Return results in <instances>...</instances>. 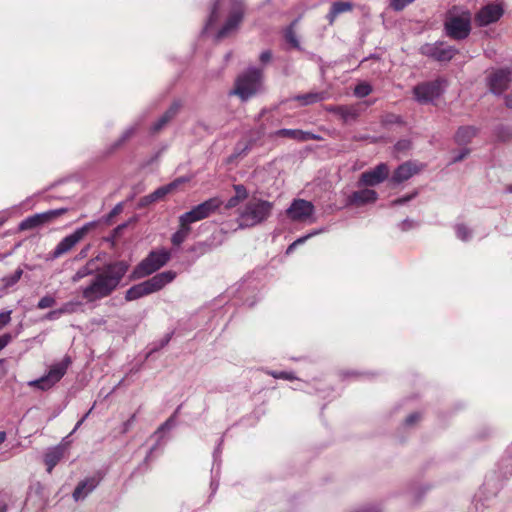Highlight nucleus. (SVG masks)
Returning <instances> with one entry per match:
<instances>
[{"mask_svg":"<svg viewBox=\"0 0 512 512\" xmlns=\"http://www.w3.org/2000/svg\"><path fill=\"white\" fill-rule=\"evenodd\" d=\"M389 175V168L387 164L380 163L371 170L365 171L361 174L359 185L375 186L382 183Z\"/></svg>","mask_w":512,"mask_h":512,"instance_id":"obj_16","label":"nucleus"},{"mask_svg":"<svg viewBox=\"0 0 512 512\" xmlns=\"http://www.w3.org/2000/svg\"><path fill=\"white\" fill-rule=\"evenodd\" d=\"M310 237H312V234H307L305 236H302L300 238H298L297 240H295L293 243H292V246H297L299 244H303L307 239H309Z\"/></svg>","mask_w":512,"mask_h":512,"instance_id":"obj_58","label":"nucleus"},{"mask_svg":"<svg viewBox=\"0 0 512 512\" xmlns=\"http://www.w3.org/2000/svg\"><path fill=\"white\" fill-rule=\"evenodd\" d=\"M218 486H219V483L217 481H214V480L211 481L210 487L212 490V495L216 493Z\"/></svg>","mask_w":512,"mask_h":512,"instance_id":"obj_62","label":"nucleus"},{"mask_svg":"<svg viewBox=\"0 0 512 512\" xmlns=\"http://www.w3.org/2000/svg\"><path fill=\"white\" fill-rule=\"evenodd\" d=\"M263 72L256 67L248 68L241 74L235 83V88L231 94L237 95L242 101H246L254 96L261 87Z\"/></svg>","mask_w":512,"mask_h":512,"instance_id":"obj_3","label":"nucleus"},{"mask_svg":"<svg viewBox=\"0 0 512 512\" xmlns=\"http://www.w3.org/2000/svg\"><path fill=\"white\" fill-rule=\"evenodd\" d=\"M456 235L462 241L470 240L472 236L471 230L464 224H458L456 226Z\"/></svg>","mask_w":512,"mask_h":512,"instance_id":"obj_34","label":"nucleus"},{"mask_svg":"<svg viewBox=\"0 0 512 512\" xmlns=\"http://www.w3.org/2000/svg\"><path fill=\"white\" fill-rule=\"evenodd\" d=\"M100 221H90L82 227L77 228L73 233L64 237L52 251L50 258L57 259L73 249L91 230L99 225Z\"/></svg>","mask_w":512,"mask_h":512,"instance_id":"obj_5","label":"nucleus"},{"mask_svg":"<svg viewBox=\"0 0 512 512\" xmlns=\"http://www.w3.org/2000/svg\"><path fill=\"white\" fill-rule=\"evenodd\" d=\"M235 191V196L240 199L241 201L248 198V191L246 187L242 184H237L233 186Z\"/></svg>","mask_w":512,"mask_h":512,"instance_id":"obj_41","label":"nucleus"},{"mask_svg":"<svg viewBox=\"0 0 512 512\" xmlns=\"http://www.w3.org/2000/svg\"><path fill=\"white\" fill-rule=\"evenodd\" d=\"M62 315L60 308L52 310L45 315L46 320H57Z\"/></svg>","mask_w":512,"mask_h":512,"instance_id":"obj_48","label":"nucleus"},{"mask_svg":"<svg viewBox=\"0 0 512 512\" xmlns=\"http://www.w3.org/2000/svg\"><path fill=\"white\" fill-rule=\"evenodd\" d=\"M447 36L455 40L466 39L471 32V14L464 11L461 15H450L444 23Z\"/></svg>","mask_w":512,"mask_h":512,"instance_id":"obj_6","label":"nucleus"},{"mask_svg":"<svg viewBox=\"0 0 512 512\" xmlns=\"http://www.w3.org/2000/svg\"><path fill=\"white\" fill-rule=\"evenodd\" d=\"M66 212V208H59L28 216L27 218L20 222L19 230H32L44 226L48 223H51L54 219L65 214Z\"/></svg>","mask_w":512,"mask_h":512,"instance_id":"obj_10","label":"nucleus"},{"mask_svg":"<svg viewBox=\"0 0 512 512\" xmlns=\"http://www.w3.org/2000/svg\"><path fill=\"white\" fill-rule=\"evenodd\" d=\"M222 200L219 197H212L206 201L196 205L190 211L183 213L179 217V223L192 224L194 222L203 220L213 214L222 205Z\"/></svg>","mask_w":512,"mask_h":512,"instance_id":"obj_8","label":"nucleus"},{"mask_svg":"<svg viewBox=\"0 0 512 512\" xmlns=\"http://www.w3.org/2000/svg\"><path fill=\"white\" fill-rule=\"evenodd\" d=\"M11 310L0 312V330L11 321Z\"/></svg>","mask_w":512,"mask_h":512,"instance_id":"obj_45","label":"nucleus"},{"mask_svg":"<svg viewBox=\"0 0 512 512\" xmlns=\"http://www.w3.org/2000/svg\"><path fill=\"white\" fill-rule=\"evenodd\" d=\"M90 246H86L85 248L81 249V251L78 253V255L75 257V260H81L84 259L87 256L88 250Z\"/></svg>","mask_w":512,"mask_h":512,"instance_id":"obj_57","label":"nucleus"},{"mask_svg":"<svg viewBox=\"0 0 512 512\" xmlns=\"http://www.w3.org/2000/svg\"><path fill=\"white\" fill-rule=\"evenodd\" d=\"M416 172V168L411 163H403L394 171L391 181L395 184H400L410 179Z\"/></svg>","mask_w":512,"mask_h":512,"instance_id":"obj_23","label":"nucleus"},{"mask_svg":"<svg viewBox=\"0 0 512 512\" xmlns=\"http://www.w3.org/2000/svg\"><path fill=\"white\" fill-rule=\"evenodd\" d=\"M262 63H268L272 59V53L269 50L263 51L259 57Z\"/></svg>","mask_w":512,"mask_h":512,"instance_id":"obj_53","label":"nucleus"},{"mask_svg":"<svg viewBox=\"0 0 512 512\" xmlns=\"http://www.w3.org/2000/svg\"><path fill=\"white\" fill-rule=\"evenodd\" d=\"M286 213L293 221H304L314 213V206L304 199H295Z\"/></svg>","mask_w":512,"mask_h":512,"instance_id":"obj_17","label":"nucleus"},{"mask_svg":"<svg viewBox=\"0 0 512 512\" xmlns=\"http://www.w3.org/2000/svg\"><path fill=\"white\" fill-rule=\"evenodd\" d=\"M219 1H216L211 9L209 18L205 24L204 30H208L218 19Z\"/></svg>","mask_w":512,"mask_h":512,"instance_id":"obj_35","label":"nucleus"},{"mask_svg":"<svg viewBox=\"0 0 512 512\" xmlns=\"http://www.w3.org/2000/svg\"><path fill=\"white\" fill-rule=\"evenodd\" d=\"M126 227H127V223H122V224L118 225L116 228H114L113 237H118Z\"/></svg>","mask_w":512,"mask_h":512,"instance_id":"obj_56","label":"nucleus"},{"mask_svg":"<svg viewBox=\"0 0 512 512\" xmlns=\"http://www.w3.org/2000/svg\"><path fill=\"white\" fill-rule=\"evenodd\" d=\"M176 277V273L173 271H164L144 281V284L149 294L160 291L167 284L171 283Z\"/></svg>","mask_w":512,"mask_h":512,"instance_id":"obj_18","label":"nucleus"},{"mask_svg":"<svg viewBox=\"0 0 512 512\" xmlns=\"http://www.w3.org/2000/svg\"><path fill=\"white\" fill-rule=\"evenodd\" d=\"M213 249V245L211 243H208L207 241H203V242H198L193 250L194 251H198L200 252L201 254H204L206 252H209Z\"/></svg>","mask_w":512,"mask_h":512,"instance_id":"obj_42","label":"nucleus"},{"mask_svg":"<svg viewBox=\"0 0 512 512\" xmlns=\"http://www.w3.org/2000/svg\"><path fill=\"white\" fill-rule=\"evenodd\" d=\"M371 92L372 87L365 82L358 84L354 89V94L360 98L368 96Z\"/></svg>","mask_w":512,"mask_h":512,"instance_id":"obj_36","label":"nucleus"},{"mask_svg":"<svg viewBox=\"0 0 512 512\" xmlns=\"http://www.w3.org/2000/svg\"><path fill=\"white\" fill-rule=\"evenodd\" d=\"M414 196H415V194H412V195H408V196H404V197L395 199L392 202V205H394V206L403 205V204L407 203L408 201H410Z\"/></svg>","mask_w":512,"mask_h":512,"instance_id":"obj_50","label":"nucleus"},{"mask_svg":"<svg viewBox=\"0 0 512 512\" xmlns=\"http://www.w3.org/2000/svg\"><path fill=\"white\" fill-rule=\"evenodd\" d=\"M142 120L137 121L133 125L126 128L119 139L112 145V150H116L121 147L126 141H128L138 130Z\"/></svg>","mask_w":512,"mask_h":512,"instance_id":"obj_28","label":"nucleus"},{"mask_svg":"<svg viewBox=\"0 0 512 512\" xmlns=\"http://www.w3.org/2000/svg\"><path fill=\"white\" fill-rule=\"evenodd\" d=\"M100 480L96 477H88L78 483L72 497L78 502L87 498L99 485Z\"/></svg>","mask_w":512,"mask_h":512,"instance_id":"obj_20","label":"nucleus"},{"mask_svg":"<svg viewBox=\"0 0 512 512\" xmlns=\"http://www.w3.org/2000/svg\"><path fill=\"white\" fill-rule=\"evenodd\" d=\"M309 140L321 141V140H323V138L320 135H318V134H314L312 132L305 131V133H304V142L309 141Z\"/></svg>","mask_w":512,"mask_h":512,"instance_id":"obj_52","label":"nucleus"},{"mask_svg":"<svg viewBox=\"0 0 512 512\" xmlns=\"http://www.w3.org/2000/svg\"><path fill=\"white\" fill-rule=\"evenodd\" d=\"M70 364L71 358L69 356H65L62 361L53 364L47 374L39 379L28 382V385L43 391L48 390L62 379Z\"/></svg>","mask_w":512,"mask_h":512,"instance_id":"obj_7","label":"nucleus"},{"mask_svg":"<svg viewBox=\"0 0 512 512\" xmlns=\"http://www.w3.org/2000/svg\"><path fill=\"white\" fill-rule=\"evenodd\" d=\"M273 207L270 201L252 198L239 212V228H251L265 222L271 216Z\"/></svg>","mask_w":512,"mask_h":512,"instance_id":"obj_2","label":"nucleus"},{"mask_svg":"<svg viewBox=\"0 0 512 512\" xmlns=\"http://www.w3.org/2000/svg\"><path fill=\"white\" fill-rule=\"evenodd\" d=\"M414 1L415 0H389V4L394 11H402L405 7Z\"/></svg>","mask_w":512,"mask_h":512,"instance_id":"obj_38","label":"nucleus"},{"mask_svg":"<svg viewBox=\"0 0 512 512\" xmlns=\"http://www.w3.org/2000/svg\"><path fill=\"white\" fill-rule=\"evenodd\" d=\"M123 209V205L122 203H118L114 206V208L104 217V221L106 223H109L113 217H115L116 215H118L119 213H121Z\"/></svg>","mask_w":512,"mask_h":512,"instance_id":"obj_44","label":"nucleus"},{"mask_svg":"<svg viewBox=\"0 0 512 512\" xmlns=\"http://www.w3.org/2000/svg\"><path fill=\"white\" fill-rule=\"evenodd\" d=\"M304 133L305 131L300 129H279L274 132V136L276 137H287L290 139L297 140L299 142H304Z\"/></svg>","mask_w":512,"mask_h":512,"instance_id":"obj_30","label":"nucleus"},{"mask_svg":"<svg viewBox=\"0 0 512 512\" xmlns=\"http://www.w3.org/2000/svg\"><path fill=\"white\" fill-rule=\"evenodd\" d=\"M419 419H420V415H419L418 413L410 414V415L405 419V424H406V425H412V424L416 423Z\"/></svg>","mask_w":512,"mask_h":512,"instance_id":"obj_55","label":"nucleus"},{"mask_svg":"<svg viewBox=\"0 0 512 512\" xmlns=\"http://www.w3.org/2000/svg\"><path fill=\"white\" fill-rule=\"evenodd\" d=\"M79 306H80V303L69 301V302H66L65 304H63L60 307V310H61L62 315L63 314H72L77 311Z\"/></svg>","mask_w":512,"mask_h":512,"instance_id":"obj_39","label":"nucleus"},{"mask_svg":"<svg viewBox=\"0 0 512 512\" xmlns=\"http://www.w3.org/2000/svg\"><path fill=\"white\" fill-rule=\"evenodd\" d=\"M477 133L478 128L475 126H461L454 135V141L459 146H465L472 141Z\"/></svg>","mask_w":512,"mask_h":512,"instance_id":"obj_22","label":"nucleus"},{"mask_svg":"<svg viewBox=\"0 0 512 512\" xmlns=\"http://www.w3.org/2000/svg\"><path fill=\"white\" fill-rule=\"evenodd\" d=\"M409 146V142L406 141V140H403V141H399L397 144H396V149L400 150V149H405Z\"/></svg>","mask_w":512,"mask_h":512,"instance_id":"obj_61","label":"nucleus"},{"mask_svg":"<svg viewBox=\"0 0 512 512\" xmlns=\"http://www.w3.org/2000/svg\"><path fill=\"white\" fill-rule=\"evenodd\" d=\"M299 21V18L295 19L291 25L285 30V39L288 43H290L294 48L301 49L300 42L297 38V35L294 31V26Z\"/></svg>","mask_w":512,"mask_h":512,"instance_id":"obj_32","label":"nucleus"},{"mask_svg":"<svg viewBox=\"0 0 512 512\" xmlns=\"http://www.w3.org/2000/svg\"><path fill=\"white\" fill-rule=\"evenodd\" d=\"M11 341V335L9 333H5L0 336V351L5 348L9 342Z\"/></svg>","mask_w":512,"mask_h":512,"instance_id":"obj_51","label":"nucleus"},{"mask_svg":"<svg viewBox=\"0 0 512 512\" xmlns=\"http://www.w3.org/2000/svg\"><path fill=\"white\" fill-rule=\"evenodd\" d=\"M63 456V451L60 447H54L47 451L45 454V464L47 465V471L50 473L52 469L58 464Z\"/></svg>","mask_w":512,"mask_h":512,"instance_id":"obj_26","label":"nucleus"},{"mask_svg":"<svg viewBox=\"0 0 512 512\" xmlns=\"http://www.w3.org/2000/svg\"><path fill=\"white\" fill-rule=\"evenodd\" d=\"M471 153V149L470 148H463L459 151L458 154H456L453 159L451 160L450 164H454V163H457V162H460L462 161L463 159H465L469 154Z\"/></svg>","mask_w":512,"mask_h":512,"instance_id":"obj_43","label":"nucleus"},{"mask_svg":"<svg viewBox=\"0 0 512 512\" xmlns=\"http://www.w3.org/2000/svg\"><path fill=\"white\" fill-rule=\"evenodd\" d=\"M180 103L174 102L167 111L150 127L151 134L160 132L179 112Z\"/></svg>","mask_w":512,"mask_h":512,"instance_id":"obj_21","label":"nucleus"},{"mask_svg":"<svg viewBox=\"0 0 512 512\" xmlns=\"http://www.w3.org/2000/svg\"><path fill=\"white\" fill-rule=\"evenodd\" d=\"M504 101L506 107L512 110V92L505 96Z\"/></svg>","mask_w":512,"mask_h":512,"instance_id":"obj_59","label":"nucleus"},{"mask_svg":"<svg viewBox=\"0 0 512 512\" xmlns=\"http://www.w3.org/2000/svg\"><path fill=\"white\" fill-rule=\"evenodd\" d=\"M326 111L339 115L345 122L358 116L355 108L346 105H330L326 107Z\"/></svg>","mask_w":512,"mask_h":512,"instance_id":"obj_25","label":"nucleus"},{"mask_svg":"<svg viewBox=\"0 0 512 512\" xmlns=\"http://www.w3.org/2000/svg\"><path fill=\"white\" fill-rule=\"evenodd\" d=\"M22 275H23V270L21 268H17L12 275L3 277L2 281L4 283V286L11 287V286L15 285L20 280Z\"/></svg>","mask_w":512,"mask_h":512,"instance_id":"obj_33","label":"nucleus"},{"mask_svg":"<svg viewBox=\"0 0 512 512\" xmlns=\"http://www.w3.org/2000/svg\"><path fill=\"white\" fill-rule=\"evenodd\" d=\"M420 53L433 60L444 62L450 61L457 53V49L444 42L425 43L420 47Z\"/></svg>","mask_w":512,"mask_h":512,"instance_id":"obj_11","label":"nucleus"},{"mask_svg":"<svg viewBox=\"0 0 512 512\" xmlns=\"http://www.w3.org/2000/svg\"><path fill=\"white\" fill-rule=\"evenodd\" d=\"M98 260L99 256L89 259L71 277V282L77 283L87 276L94 275L88 285L80 288L82 298L87 303L96 302L110 296L118 288L129 270V264L124 260L109 262L102 269H99Z\"/></svg>","mask_w":512,"mask_h":512,"instance_id":"obj_1","label":"nucleus"},{"mask_svg":"<svg viewBox=\"0 0 512 512\" xmlns=\"http://www.w3.org/2000/svg\"><path fill=\"white\" fill-rule=\"evenodd\" d=\"M353 9V3L350 1H337L332 3L330 11L328 12L326 18L330 25H332L338 15L346 12H350Z\"/></svg>","mask_w":512,"mask_h":512,"instance_id":"obj_24","label":"nucleus"},{"mask_svg":"<svg viewBox=\"0 0 512 512\" xmlns=\"http://www.w3.org/2000/svg\"><path fill=\"white\" fill-rule=\"evenodd\" d=\"M363 512H382L380 508L371 506L363 510Z\"/></svg>","mask_w":512,"mask_h":512,"instance_id":"obj_63","label":"nucleus"},{"mask_svg":"<svg viewBox=\"0 0 512 512\" xmlns=\"http://www.w3.org/2000/svg\"><path fill=\"white\" fill-rule=\"evenodd\" d=\"M445 83L443 79H436L416 85L413 88L414 99L420 104L433 102L442 95Z\"/></svg>","mask_w":512,"mask_h":512,"instance_id":"obj_9","label":"nucleus"},{"mask_svg":"<svg viewBox=\"0 0 512 512\" xmlns=\"http://www.w3.org/2000/svg\"><path fill=\"white\" fill-rule=\"evenodd\" d=\"M179 409H180V407L177 408V410L171 417H169L163 424L160 425V427L158 428L156 433H159V432H162L165 430H170L171 428H173L175 426V416L178 413Z\"/></svg>","mask_w":512,"mask_h":512,"instance_id":"obj_40","label":"nucleus"},{"mask_svg":"<svg viewBox=\"0 0 512 512\" xmlns=\"http://www.w3.org/2000/svg\"><path fill=\"white\" fill-rule=\"evenodd\" d=\"M187 181H188L187 178L180 177L167 185L159 187L158 189H156L154 192L150 193L149 195L142 197L138 202V207L144 208V207L150 205L151 203L164 198L168 193L172 192L179 185H181Z\"/></svg>","mask_w":512,"mask_h":512,"instance_id":"obj_15","label":"nucleus"},{"mask_svg":"<svg viewBox=\"0 0 512 512\" xmlns=\"http://www.w3.org/2000/svg\"><path fill=\"white\" fill-rule=\"evenodd\" d=\"M170 259L166 250L151 251L132 271L130 278L137 280L144 278L162 268Z\"/></svg>","mask_w":512,"mask_h":512,"instance_id":"obj_4","label":"nucleus"},{"mask_svg":"<svg viewBox=\"0 0 512 512\" xmlns=\"http://www.w3.org/2000/svg\"><path fill=\"white\" fill-rule=\"evenodd\" d=\"M512 78V71L509 69H497L487 78L489 90L494 95H501L509 86Z\"/></svg>","mask_w":512,"mask_h":512,"instance_id":"obj_13","label":"nucleus"},{"mask_svg":"<svg viewBox=\"0 0 512 512\" xmlns=\"http://www.w3.org/2000/svg\"><path fill=\"white\" fill-rule=\"evenodd\" d=\"M6 439V433L3 431H0V444L3 443Z\"/></svg>","mask_w":512,"mask_h":512,"instance_id":"obj_64","label":"nucleus"},{"mask_svg":"<svg viewBox=\"0 0 512 512\" xmlns=\"http://www.w3.org/2000/svg\"><path fill=\"white\" fill-rule=\"evenodd\" d=\"M327 98V92H310L307 94L297 96L296 100L301 101L303 105H310L326 100Z\"/></svg>","mask_w":512,"mask_h":512,"instance_id":"obj_29","label":"nucleus"},{"mask_svg":"<svg viewBox=\"0 0 512 512\" xmlns=\"http://www.w3.org/2000/svg\"><path fill=\"white\" fill-rule=\"evenodd\" d=\"M136 420V414H132L130 418L123 423V433H126L130 430L131 426Z\"/></svg>","mask_w":512,"mask_h":512,"instance_id":"obj_49","label":"nucleus"},{"mask_svg":"<svg viewBox=\"0 0 512 512\" xmlns=\"http://www.w3.org/2000/svg\"><path fill=\"white\" fill-rule=\"evenodd\" d=\"M504 14L501 5L491 3L483 6L475 15L474 21L477 26L485 27L497 22Z\"/></svg>","mask_w":512,"mask_h":512,"instance_id":"obj_14","label":"nucleus"},{"mask_svg":"<svg viewBox=\"0 0 512 512\" xmlns=\"http://www.w3.org/2000/svg\"><path fill=\"white\" fill-rule=\"evenodd\" d=\"M245 14V6L241 1H234L227 20L217 33V39L224 38L236 31L242 22Z\"/></svg>","mask_w":512,"mask_h":512,"instance_id":"obj_12","label":"nucleus"},{"mask_svg":"<svg viewBox=\"0 0 512 512\" xmlns=\"http://www.w3.org/2000/svg\"><path fill=\"white\" fill-rule=\"evenodd\" d=\"M56 303L55 297L51 295H45L43 296L37 303L38 309H46L54 306Z\"/></svg>","mask_w":512,"mask_h":512,"instance_id":"obj_37","label":"nucleus"},{"mask_svg":"<svg viewBox=\"0 0 512 512\" xmlns=\"http://www.w3.org/2000/svg\"><path fill=\"white\" fill-rule=\"evenodd\" d=\"M416 222L413 221V220H410V219H405L404 221H402L399 225L400 229L402 231H407L409 229H412L414 227H416Z\"/></svg>","mask_w":512,"mask_h":512,"instance_id":"obj_47","label":"nucleus"},{"mask_svg":"<svg viewBox=\"0 0 512 512\" xmlns=\"http://www.w3.org/2000/svg\"><path fill=\"white\" fill-rule=\"evenodd\" d=\"M147 295H149L148 290H147L144 282H141L139 284L133 285L126 291L125 300L133 301V300H137V299L147 296Z\"/></svg>","mask_w":512,"mask_h":512,"instance_id":"obj_27","label":"nucleus"},{"mask_svg":"<svg viewBox=\"0 0 512 512\" xmlns=\"http://www.w3.org/2000/svg\"><path fill=\"white\" fill-rule=\"evenodd\" d=\"M378 198L375 190L364 188L354 191L347 198L348 205L363 206L366 204L374 203Z\"/></svg>","mask_w":512,"mask_h":512,"instance_id":"obj_19","label":"nucleus"},{"mask_svg":"<svg viewBox=\"0 0 512 512\" xmlns=\"http://www.w3.org/2000/svg\"><path fill=\"white\" fill-rule=\"evenodd\" d=\"M240 202H241V200H240V199H238V198L234 195L233 197H231V198L227 201V203H226L225 207H226L227 209H231V208L236 207Z\"/></svg>","mask_w":512,"mask_h":512,"instance_id":"obj_54","label":"nucleus"},{"mask_svg":"<svg viewBox=\"0 0 512 512\" xmlns=\"http://www.w3.org/2000/svg\"><path fill=\"white\" fill-rule=\"evenodd\" d=\"M190 224H181L180 228L172 235L171 241L174 245H181L190 233Z\"/></svg>","mask_w":512,"mask_h":512,"instance_id":"obj_31","label":"nucleus"},{"mask_svg":"<svg viewBox=\"0 0 512 512\" xmlns=\"http://www.w3.org/2000/svg\"><path fill=\"white\" fill-rule=\"evenodd\" d=\"M270 375L276 379H286V380H292L294 379V375L290 372H285V371H281V372H277V371H272L270 372Z\"/></svg>","mask_w":512,"mask_h":512,"instance_id":"obj_46","label":"nucleus"},{"mask_svg":"<svg viewBox=\"0 0 512 512\" xmlns=\"http://www.w3.org/2000/svg\"><path fill=\"white\" fill-rule=\"evenodd\" d=\"M91 410H89L75 425V428H74V431L77 430L82 424L83 422L87 419V417L89 416Z\"/></svg>","mask_w":512,"mask_h":512,"instance_id":"obj_60","label":"nucleus"}]
</instances>
